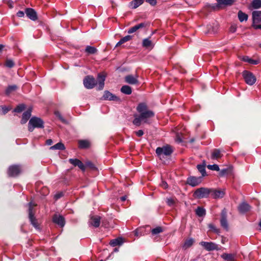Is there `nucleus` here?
<instances>
[{
    "label": "nucleus",
    "mask_w": 261,
    "mask_h": 261,
    "mask_svg": "<svg viewBox=\"0 0 261 261\" xmlns=\"http://www.w3.org/2000/svg\"><path fill=\"white\" fill-rule=\"evenodd\" d=\"M243 76L246 84L253 85L256 82V79L253 74L247 70H244L242 73Z\"/></svg>",
    "instance_id": "0eeeda50"
},
{
    "label": "nucleus",
    "mask_w": 261,
    "mask_h": 261,
    "mask_svg": "<svg viewBox=\"0 0 261 261\" xmlns=\"http://www.w3.org/2000/svg\"><path fill=\"white\" fill-rule=\"evenodd\" d=\"M202 181V177L190 176L187 178V183L192 186L195 187L199 185Z\"/></svg>",
    "instance_id": "9b49d317"
},
{
    "label": "nucleus",
    "mask_w": 261,
    "mask_h": 261,
    "mask_svg": "<svg viewBox=\"0 0 261 261\" xmlns=\"http://www.w3.org/2000/svg\"><path fill=\"white\" fill-rule=\"evenodd\" d=\"M238 18L240 22H243L244 21H247L248 18V16L247 14L243 12L240 10L238 13Z\"/></svg>",
    "instance_id": "cd10ccee"
},
{
    "label": "nucleus",
    "mask_w": 261,
    "mask_h": 261,
    "mask_svg": "<svg viewBox=\"0 0 261 261\" xmlns=\"http://www.w3.org/2000/svg\"><path fill=\"white\" fill-rule=\"evenodd\" d=\"M46 144L47 145H51L53 144V140L50 139L46 140Z\"/></svg>",
    "instance_id": "0e129e2a"
},
{
    "label": "nucleus",
    "mask_w": 261,
    "mask_h": 261,
    "mask_svg": "<svg viewBox=\"0 0 261 261\" xmlns=\"http://www.w3.org/2000/svg\"><path fill=\"white\" fill-rule=\"evenodd\" d=\"M137 111L139 114L134 115L133 121V123L137 126H139L142 123H149V119L154 116V112L149 110L145 103H139L137 107Z\"/></svg>",
    "instance_id": "f257e3e1"
},
{
    "label": "nucleus",
    "mask_w": 261,
    "mask_h": 261,
    "mask_svg": "<svg viewBox=\"0 0 261 261\" xmlns=\"http://www.w3.org/2000/svg\"><path fill=\"white\" fill-rule=\"evenodd\" d=\"M52 221L53 223L58 225L61 228L64 226L66 222L64 216L57 214H55L53 215Z\"/></svg>",
    "instance_id": "9d476101"
},
{
    "label": "nucleus",
    "mask_w": 261,
    "mask_h": 261,
    "mask_svg": "<svg viewBox=\"0 0 261 261\" xmlns=\"http://www.w3.org/2000/svg\"><path fill=\"white\" fill-rule=\"evenodd\" d=\"M173 151V148L169 145H166L162 147H159L155 150L157 155L161 159L164 156L170 155L172 153Z\"/></svg>",
    "instance_id": "39448f33"
},
{
    "label": "nucleus",
    "mask_w": 261,
    "mask_h": 261,
    "mask_svg": "<svg viewBox=\"0 0 261 261\" xmlns=\"http://www.w3.org/2000/svg\"><path fill=\"white\" fill-rule=\"evenodd\" d=\"M235 0H223L221 2V5H232Z\"/></svg>",
    "instance_id": "de8ad7c7"
},
{
    "label": "nucleus",
    "mask_w": 261,
    "mask_h": 261,
    "mask_svg": "<svg viewBox=\"0 0 261 261\" xmlns=\"http://www.w3.org/2000/svg\"><path fill=\"white\" fill-rule=\"evenodd\" d=\"M199 244L203 247L206 250L208 251L220 250L218 245L212 242H208L202 241Z\"/></svg>",
    "instance_id": "1a4fd4ad"
},
{
    "label": "nucleus",
    "mask_w": 261,
    "mask_h": 261,
    "mask_svg": "<svg viewBox=\"0 0 261 261\" xmlns=\"http://www.w3.org/2000/svg\"><path fill=\"white\" fill-rule=\"evenodd\" d=\"M195 213L198 217H203L206 214V211L203 207L198 206L195 210Z\"/></svg>",
    "instance_id": "c85d7f7f"
},
{
    "label": "nucleus",
    "mask_w": 261,
    "mask_h": 261,
    "mask_svg": "<svg viewBox=\"0 0 261 261\" xmlns=\"http://www.w3.org/2000/svg\"><path fill=\"white\" fill-rule=\"evenodd\" d=\"M42 192L44 195H46L49 193V190L47 188L44 187L42 189Z\"/></svg>",
    "instance_id": "bf43d9fd"
},
{
    "label": "nucleus",
    "mask_w": 261,
    "mask_h": 261,
    "mask_svg": "<svg viewBox=\"0 0 261 261\" xmlns=\"http://www.w3.org/2000/svg\"><path fill=\"white\" fill-rule=\"evenodd\" d=\"M222 156L221 151L218 149H215L213 150L211 155V159L212 160H218L220 159Z\"/></svg>",
    "instance_id": "a878e982"
},
{
    "label": "nucleus",
    "mask_w": 261,
    "mask_h": 261,
    "mask_svg": "<svg viewBox=\"0 0 261 261\" xmlns=\"http://www.w3.org/2000/svg\"><path fill=\"white\" fill-rule=\"evenodd\" d=\"M123 243V240L122 238L119 237L115 239L112 240L110 242V244L113 247L116 246H120Z\"/></svg>",
    "instance_id": "b1692460"
},
{
    "label": "nucleus",
    "mask_w": 261,
    "mask_h": 261,
    "mask_svg": "<svg viewBox=\"0 0 261 261\" xmlns=\"http://www.w3.org/2000/svg\"><path fill=\"white\" fill-rule=\"evenodd\" d=\"M35 128H44V121L40 118L33 117L29 120L28 124V130L32 132Z\"/></svg>",
    "instance_id": "f03ea898"
},
{
    "label": "nucleus",
    "mask_w": 261,
    "mask_h": 261,
    "mask_svg": "<svg viewBox=\"0 0 261 261\" xmlns=\"http://www.w3.org/2000/svg\"><path fill=\"white\" fill-rule=\"evenodd\" d=\"M136 135L138 137H141L144 135V132L142 130L140 129L135 132Z\"/></svg>",
    "instance_id": "052dcab7"
},
{
    "label": "nucleus",
    "mask_w": 261,
    "mask_h": 261,
    "mask_svg": "<svg viewBox=\"0 0 261 261\" xmlns=\"http://www.w3.org/2000/svg\"><path fill=\"white\" fill-rule=\"evenodd\" d=\"M106 77V74L105 73H99V90L103 88Z\"/></svg>",
    "instance_id": "5701e85b"
},
{
    "label": "nucleus",
    "mask_w": 261,
    "mask_h": 261,
    "mask_svg": "<svg viewBox=\"0 0 261 261\" xmlns=\"http://www.w3.org/2000/svg\"><path fill=\"white\" fill-rule=\"evenodd\" d=\"M76 166H77L81 170L83 171H85V166L82 163L81 161H80L79 163L77 164Z\"/></svg>",
    "instance_id": "3c124183"
},
{
    "label": "nucleus",
    "mask_w": 261,
    "mask_h": 261,
    "mask_svg": "<svg viewBox=\"0 0 261 261\" xmlns=\"http://www.w3.org/2000/svg\"><path fill=\"white\" fill-rule=\"evenodd\" d=\"M25 13L27 17L33 21L38 19V15L36 11L31 8H27L25 9Z\"/></svg>",
    "instance_id": "ddd939ff"
},
{
    "label": "nucleus",
    "mask_w": 261,
    "mask_h": 261,
    "mask_svg": "<svg viewBox=\"0 0 261 261\" xmlns=\"http://www.w3.org/2000/svg\"><path fill=\"white\" fill-rule=\"evenodd\" d=\"M26 106L24 104H19L16 107L14 110V112L16 113H21L25 110Z\"/></svg>",
    "instance_id": "4c0bfd02"
},
{
    "label": "nucleus",
    "mask_w": 261,
    "mask_h": 261,
    "mask_svg": "<svg viewBox=\"0 0 261 261\" xmlns=\"http://www.w3.org/2000/svg\"><path fill=\"white\" fill-rule=\"evenodd\" d=\"M250 59L251 58H250L248 56H243L241 58V60L247 63L250 62Z\"/></svg>",
    "instance_id": "6e6d98bb"
},
{
    "label": "nucleus",
    "mask_w": 261,
    "mask_h": 261,
    "mask_svg": "<svg viewBox=\"0 0 261 261\" xmlns=\"http://www.w3.org/2000/svg\"><path fill=\"white\" fill-rule=\"evenodd\" d=\"M85 167H88L92 169H96L94 165L91 162H87L86 163V165H85Z\"/></svg>",
    "instance_id": "8fccbe9b"
},
{
    "label": "nucleus",
    "mask_w": 261,
    "mask_h": 261,
    "mask_svg": "<svg viewBox=\"0 0 261 261\" xmlns=\"http://www.w3.org/2000/svg\"><path fill=\"white\" fill-rule=\"evenodd\" d=\"M145 23H140L139 24H138L130 28H129L127 31V33L128 34H132L135 32H136L137 30H138L140 29L143 28L145 27Z\"/></svg>",
    "instance_id": "393cba45"
},
{
    "label": "nucleus",
    "mask_w": 261,
    "mask_h": 261,
    "mask_svg": "<svg viewBox=\"0 0 261 261\" xmlns=\"http://www.w3.org/2000/svg\"><path fill=\"white\" fill-rule=\"evenodd\" d=\"M5 65L7 67L12 68L14 66V63L12 60L7 59L6 61Z\"/></svg>",
    "instance_id": "c03bdc74"
},
{
    "label": "nucleus",
    "mask_w": 261,
    "mask_h": 261,
    "mask_svg": "<svg viewBox=\"0 0 261 261\" xmlns=\"http://www.w3.org/2000/svg\"><path fill=\"white\" fill-rule=\"evenodd\" d=\"M208 227L209 228L212 230L214 232H215L216 233L218 234H219L220 233V230L219 229L216 228L215 225H214L213 224H209L208 225Z\"/></svg>",
    "instance_id": "37998d69"
},
{
    "label": "nucleus",
    "mask_w": 261,
    "mask_h": 261,
    "mask_svg": "<svg viewBox=\"0 0 261 261\" xmlns=\"http://www.w3.org/2000/svg\"><path fill=\"white\" fill-rule=\"evenodd\" d=\"M230 31L234 33L236 31V27L235 26H231L230 27Z\"/></svg>",
    "instance_id": "338daca9"
},
{
    "label": "nucleus",
    "mask_w": 261,
    "mask_h": 261,
    "mask_svg": "<svg viewBox=\"0 0 261 261\" xmlns=\"http://www.w3.org/2000/svg\"><path fill=\"white\" fill-rule=\"evenodd\" d=\"M166 202L167 204L169 206L173 205L175 202L174 199L171 198H167Z\"/></svg>",
    "instance_id": "603ef678"
},
{
    "label": "nucleus",
    "mask_w": 261,
    "mask_h": 261,
    "mask_svg": "<svg viewBox=\"0 0 261 261\" xmlns=\"http://www.w3.org/2000/svg\"><path fill=\"white\" fill-rule=\"evenodd\" d=\"M163 231V229L161 227H157L151 230V233L152 234H157Z\"/></svg>",
    "instance_id": "79ce46f5"
},
{
    "label": "nucleus",
    "mask_w": 261,
    "mask_h": 261,
    "mask_svg": "<svg viewBox=\"0 0 261 261\" xmlns=\"http://www.w3.org/2000/svg\"><path fill=\"white\" fill-rule=\"evenodd\" d=\"M207 168L209 169L212 170L217 171L220 170L219 167L217 164L208 165Z\"/></svg>",
    "instance_id": "a18cd8bd"
},
{
    "label": "nucleus",
    "mask_w": 261,
    "mask_h": 261,
    "mask_svg": "<svg viewBox=\"0 0 261 261\" xmlns=\"http://www.w3.org/2000/svg\"><path fill=\"white\" fill-rule=\"evenodd\" d=\"M175 141H176V142H177L178 143H180L182 142L181 139L178 136H176Z\"/></svg>",
    "instance_id": "69168bd1"
},
{
    "label": "nucleus",
    "mask_w": 261,
    "mask_h": 261,
    "mask_svg": "<svg viewBox=\"0 0 261 261\" xmlns=\"http://www.w3.org/2000/svg\"><path fill=\"white\" fill-rule=\"evenodd\" d=\"M17 89V87L16 85H10L8 86L5 90V94L7 95H9L12 92L15 91Z\"/></svg>",
    "instance_id": "473e14b6"
},
{
    "label": "nucleus",
    "mask_w": 261,
    "mask_h": 261,
    "mask_svg": "<svg viewBox=\"0 0 261 261\" xmlns=\"http://www.w3.org/2000/svg\"><path fill=\"white\" fill-rule=\"evenodd\" d=\"M259 63V60H253V59H251L250 60V62L249 63H250V64H252V65H257Z\"/></svg>",
    "instance_id": "5fc2aeb1"
},
{
    "label": "nucleus",
    "mask_w": 261,
    "mask_h": 261,
    "mask_svg": "<svg viewBox=\"0 0 261 261\" xmlns=\"http://www.w3.org/2000/svg\"><path fill=\"white\" fill-rule=\"evenodd\" d=\"M231 172V170L229 168L222 169L220 172V176H223L228 175Z\"/></svg>",
    "instance_id": "a19ab883"
},
{
    "label": "nucleus",
    "mask_w": 261,
    "mask_h": 261,
    "mask_svg": "<svg viewBox=\"0 0 261 261\" xmlns=\"http://www.w3.org/2000/svg\"><path fill=\"white\" fill-rule=\"evenodd\" d=\"M252 27L255 30H257V29H260L261 30V24H252Z\"/></svg>",
    "instance_id": "e2e57ef3"
},
{
    "label": "nucleus",
    "mask_w": 261,
    "mask_h": 261,
    "mask_svg": "<svg viewBox=\"0 0 261 261\" xmlns=\"http://www.w3.org/2000/svg\"><path fill=\"white\" fill-rule=\"evenodd\" d=\"M144 2V0H133L128 4V7L130 9H136Z\"/></svg>",
    "instance_id": "412c9836"
},
{
    "label": "nucleus",
    "mask_w": 261,
    "mask_h": 261,
    "mask_svg": "<svg viewBox=\"0 0 261 261\" xmlns=\"http://www.w3.org/2000/svg\"><path fill=\"white\" fill-rule=\"evenodd\" d=\"M197 168L199 171V172L202 175V177L206 175V171H205V164H199L197 165Z\"/></svg>",
    "instance_id": "72a5a7b5"
},
{
    "label": "nucleus",
    "mask_w": 261,
    "mask_h": 261,
    "mask_svg": "<svg viewBox=\"0 0 261 261\" xmlns=\"http://www.w3.org/2000/svg\"><path fill=\"white\" fill-rule=\"evenodd\" d=\"M125 82L130 85H138L139 84L138 75L136 74L135 75L132 74H128L124 77Z\"/></svg>",
    "instance_id": "f8f14e48"
},
{
    "label": "nucleus",
    "mask_w": 261,
    "mask_h": 261,
    "mask_svg": "<svg viewBox=\"0 0 261 261\" xmlns=\"http://www.w3.org/2000/svg\"><path fill=\"white\" fill-rule=\"evenodd\" d=\"M101 99L105 100H114L118 101L119 98L116 95L113 94L109 91H105L102 97L101 98Z\"/></svg>",
    "instance_id": "4468645a"
},
{
    "label": "nucleus",
    "mask_w": 261,
    "mask_h": 261,
    "mask_svg": "<svg viewBox=\"0 0 261 261\" xmlns=\"http://www.w3.org/2000/svg\"><path fill=\"white\" fill-rule=\"evenodd\" d=\"M253 24L261 22V11H254L252 12Z\"/></svg>",
    "instance_id": "aec40b11"
},
{
    "label": "nucleus",
    "mask_w": 261,
    "mask_h": 261,
    "mask_svg": "<svg viewBox=\"0 0 261 261\" xmlns=\"http://www.w3.org/2000/svg\"><path fill=\"white\" fill-rule=\"evenodd\" d=\"M120 91L122 93L127 95H130L132 92L131 87L127 85L123 86L121 88Z\"/></svg>",
    "instance_id": "c756f323"
},
{
    "label": "nucleus",
    "mask_w": 261,
    "mask_h": 261,
    "mask_svg": "<svg viewBox=\"0 0 261 261\" xmlns=\"http://www.w3.org/2000/svg\"><path fill=\"white\" fill-rule=\"evenodd\" d=\"M2 110L3 114H4V115H5L10 111V109H9L8 107H5V106L2 107Z\"/></svg>",
    "instance_id": "864d4df0"
},
{
    "label": "nucleus",
    "mask_w": 261,
    "mask_h": 261,
    "mask_svg": "<svg viewBox=\"0 0 261 261\" xmlns=\"http://www.w3.org/2000/svg\"><path fill=\"white\" fill-rule=\"evenodd\" d=\"M22 172V167L19 164H13L9 166L7 174L9 177H16Z\"/></svg>",
    "instance_id": "7ed1b4c3"
},
{
    "label": "nucleus",
    "mask_w": 261,
    "mask_h": 261,
    "mask_svg": "<svg viewBox=\"0 0 261 261\" xmlns=\"http://www.w3.org/2000/svg\"><path fill=\"white\" fill-rule=\"evenodd\" d=\"M55 114L57 117L63 123H66L67 121L62 116L61 114L59 111H56L55 112Z\"/></svg>",
    "instance_id": "ea45409f"
},
{
    "label": "nucleus",
    "mask_w": 261,
    "mask_h": 261,
    "mask_svg": "<svg viewBox=\"0 0 261 261\" xmlns=\"http://www.w3.org/2000/svg\"><path fill=\"white\" fill-rule=\"evenodd\" d=\"M161 186L164 189H166L168 188V184L165 181H163L162 182V183L161 184Z\"/></svg>",
    "instance_id": "680f3d73"
},
{
    "label": "nucleus",
    "mask_w": 261,
    "mask_h": 261,
    "mask_svg": "<svg viewBox=\"0 0 261 261\" xmlns=\"http://www.w3.org/2000/svg\"><path fill=\"white\" fill-rule=\"evenodd\" d=\"M194 242V240L192 238H190L189 239H187L185 241V242L182 246V248L184 249H187V248L192 246V245L193 244Z\"/></svg>",
    "instance_id": "7c9ffc66"
},
{
    "label": "nucleus",
    "mask_w": 261,
    "mask_h": 261,
    "mask_svg": "<svg viewBox=\"0 0 261 261\" xmlns=\"http://www.w3.org/2000/svg\"><path fill=\"white\" fill-rule=\"evenodd\" d=\"M212 189L206 188H200L196 189L193 193V196L198 199L207 198L211 193Z\"/></svg>",
    "instance_id": "423d86ee"
},
{
    "label": "nucleus",
    "mask_w": 261,
    "mask_h": 261,
    "mask_svg": "<svg viewBox=\"0 0 261 261\" xmlns=\"http://www.w3.org/2000/svg\"><path fill=\"white\" fill-rule=\"evenodd\" d=\"M126 196H122V197H120V200L122 201H124L125 200H126Z\"/></svg>",
    "instance_id": "774afa93"
},
{
    "label": "nucleus",
    "mask_w": 261,
    "mask_h": 261,
    "mask_svg": "<svg viewBox=\"0 0 261 261\" xmlns=\"http://www.w3.org/2000/svg\"><path fill=\"white\" fill-rule=\"evenodd\" d=\"M250 210V206L246 202L241 203L238 206V210L241 214H245Z\"/></svg>",
    "instance_id": "a211bd4d"
},
{
    "label": "nucleus",
    "mask_w": 261,
    "mask_h": 261,
    "mask_svg": "<svg viewBox=\"0 0 261 261\" xmlns=\"http://www.w3.org/2000/svg\"><path fill=\"white\" fill-rule=\"evenodd\" d=\"M251 6L255 9L261 8V0H253L251 3Z\"/></svg>",
    "instance_id": "e433bc0d"
},
{
    "label": "nucleus",
    "mask_w": 261,
    "mask_h": 261,
    "mask_svg": "<svg viewBox=\"0 0 261 261\" xmlns=\"http://www.w3.org/2000/svg\"><path fill=\"white\" fill-rule=\"evenodd\" d=\"M132 36L130 35H127L122 38H121L116 44V46H118L121 45L122 44L132 39Z\"/></svg>",
    "instance_id": "c9c22d12"
},
{
    "label": "nucleus",
    "mask_w": 261,
    "mask_h": 261,
    "mask_svg": "<svg viewBox=\"0 0 261 261\" xmlns=\"http://www.w3.org/2000/svg\"><path fill=\"white\" fill-rule=\"evenodd\" d=\"M33 206L32 202L29 203V219L31 224L37 230H41L40 224L38 222V220L35 216L34 213L33 211Z\"/></svg>",
    "instance_id": "20e7f679"
},
{
    "label": "nucleus",
    "mask_w": 261,
    "mask_h": 261,
    "mask_svg": "<svg viewBox=\"0 0 261 261\" xmlns=\"http://www.w3.org/2000/svg\"><path fill=\"white\" fill-rule=\"evenodd\" d=\"M90 142L88 140H79L78 141V147L81 149H86L90 148Z\"/></svg>",
    "instance_id": "f3484780"
},
{
    "label": "nucleus",
    "mask_w": 261,
    "mask_h": 261,
    "mask_svg": "<svg viewBox=\"0 0 261 261\" xmlns=\"http://www.w3.org/2000/svg\"><path fill=\"white\" fill-rule=\"evenodd\" d=\"M221 257L225 261H233L234 255L232 254L223 253Z\"/></svg>",
    "instance_id": "2f4dec72"
},
{
    "label": "nucleus",
    "mask_w": 261,
    "mask_h": 261,
    "mask_svg": "<svg viewBox=\"0 0 261 261\" xmlns=\"http://www.w3.org/2000/svg\"><path fill=\"white\" fill-rule=\"evenodd\" d=\"M80 161V160L77 159H69V162L73 165L74 167H76L77 164L79 163V162Z\"/></svg>",
    "instance_id": "49530a36"
},
{
    "label": "nucleus",
    "mask_w": 261,
    "mask_h": 261,
    "mask_svg": "<svg viewBox=\"0 0 261 261\" xmlns=\"http://www.w3.org/2000/svg\"><path fill=\"white\" fill-rule=\"evenodd\" d=\"M89 223L95 227H98V217L97 216L94 215V213L91 212L90 215V219Z\"/></svg>",
    "instance_id": "6ab92c4d"
},
{
    "label": "nucleus",
    "mask_w": 261,
    "mask_h": 261,
    "mask_svg": "<svg viewBox=\"0 0 261 261\" xmlns=\"http://www.w3.org/2000/svg\"><path fill=\"white\" fill-rule=\"evenodd\" d=\"M146 1L151 6H155L156 4V0H146Z\"/></svg>",
    "instance_id": "4d7b16f0"
},
{
    "label": "nucleus",
    "mask_w": 261,
    "mask_h": 261,
    "mask_svg": "<svg viewBox=\"0 0 261 261\" xmlns=\"http://www.w3.org/2000/svg\"><path fill=\"white\" fill-rule=\"evenodd\" d=\"M220 223L221 226L223 228H224L226 230H228V224L227 220L226 214L224 211H223L221 213Z\"/></svg>",
    "instance_id": "2eb2a0df"
},
{
    "label": "nucleus",
    "mask_w": 261,
    "mask_h": 261,
    "mask_svg": "<svg viewBox=\"0 0 261 261\" xmlns=\"http://www.w3.org/2000/svg\"><path fill=\"white\" fill-rule=\"evenodd\" d=\"M50 149H53V150L54 149H58V150H63L65 149V147L62 143L59 142V143H57L56 144L51 146Z\"/></svg>",
    "instance_id": "f704fd0d"
},
{
    "label": "nucleus",
    "mask_w": 261,
    "mask_h": 261,
    "mask_svg": "<svg viewBox=\"0 0 261 261\" xmlns=\"http://www.w3.org/2000/svg\"><path fill=\"white\" fill-rule=\"evenodd\" d=\"M211 193H212L213 198L216 199L222 198L225 195L224 190H215L212 189Z\"/></svg>",
    "instance_id": "4be33fe9"
},
{
    "label": "nucleus",
    "mask_w": 261,
    "mask_h": 261,
    "mask_svg": "<svg viewBox=\"0 0 261 261\" xmlns=\"http://www.w3.org/2000/svg\"><path fill=\"white\" fill-rule=\"evenodd\" d=\"M85 51L89 54H93L97 51V49L93 46H87L85 49Z\"/></svg>",
    "instance_id": "58836bf2"
},
{
    "label": "nucleus",
    "mask_w": 261,
    "mask_h": 261,
    "mask_svg": "<svg viewBox=\"0 0 261 261\" xmlns=\"http://www.w3.org/2000/svg\"><path fill=\"white\" fill-rule=\"evenodd\" d=\"M64 196V193L62 192H59L57 193H56L54 195V199L57 200L59 199V198H61Z\"/></svg>",
    "instance_id": "09e8293b"
},
{
    "label": "nucleus",
    "mask_w": 261,
    "mask_h": 261,
    "mask_svg": "<svg viewBox=\"0 0 261 261\" xmlns=\"http://www.w3.org/2000/svg\"><path fill=\"white\" fill-rule=\"evenodd\" d=\"M142 46L146 48H150L152 49L154 45L149 38L144 39L142 41Z\"/></svg>",
    "instance_id": "bb28decb"
},
{
    "label": "nucleus",
    "mask_w": 261,
    "mask_h": 261,
    "mask_svg": "<svg viewBox=\"0 0 261 261\" xmlns=\"http://www.w3.org/2000/svg\"><path fill=\"white\" fill-rule=\"evenodd\" d=\"M24 13H25V11L23 12L22 11H19L17 13L16 15H17V16H18L19 17H22L24 16Z\"/></svg>",
    "instance_id": "13d9d810"
},
{
    "label": "nucleus",
    "mask_w": 261,
    "mask_h": 261,
    "mask_svg": "<svg viewBox=\"0 0 261 261\" xmlns=\"http://www.w3.org/2000/svg\"><path fill=\"white\" fill-rule=\"evenodd\" d=\"M31 112L32 108H30L22 114V118L20 121L21 124H23L27 123L31 116Z\"/></svg>",
    "instance_id": "dca6fc26"
},
{
    "label": "nucleus",
    "mask_w": 261,
    "mask_h": 261,
    "mask_svg": "<svg viewBox=\"0 0 261 261\" xmlns=\"http://www.w3.org/2000/svg\"><path fill=\"white\" fill-rule=\"evenodd\" d=\"M83 83L87 89H92L97 85V81L93 76L87 75L84 78Z\"/></svg>",
    "instance_id": "6e6552de"
}]
</instances>
